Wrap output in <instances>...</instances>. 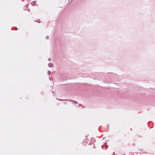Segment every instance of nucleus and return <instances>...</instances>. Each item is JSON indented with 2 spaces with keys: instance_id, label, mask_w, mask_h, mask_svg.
<instances>
[{
  "instance_id": "obj_1",
  "label": "nucleus",
  "mask_w": 155,
  "mask_h": 155,
  "mask_svg": "<svg viewBox=\"0 0 155 155\" xmlns=\"http://www.w3.org/2000/svg\"><path fill=\"white\" fill-rule=\"evenodd\" d=\"M48 66L50 68H52L53 67V64L51 63H50L48 64Z\"/></svg>"
},
{
  "instance_id": "obj_2",
  "label": "nucleus",
  "mask_w": 155,
  "mask_h": 155,
  "mask_svg": "<svg viewBox=\"0 0 155 155\" xmlns=\"http://www.w3.org/2000/svg\"><path fill=\"white\" fill-rule=\"evenodd\" d=\"M51 71H48V74L49 75H50V74H51Z\"/></svg>"
},
{
  "instance_id": "obj_3",
  "label": "nucleus",
  "mask_w": 155,
  "mask_h": 155,
  "mask_svg": "<svg viewBox=\"0 0 155 155\" xmlns=\"http://www.w3.org/2000/svg\"><path fill=\"white\" fill-rule=\"evenodd\" d=\"M36 21L37 22H38V23H40V21L39 19H38V20H37Z\"/></svg>"
},
{
  "instance_id": "obj_4",
  "label": "nucleus",
  "mask_w": 155,
  "mask_h": 155,
  "mask_svg": "<svg viewBox=\"0 0 155 155\" xmlns=\"http://www.w3.org/2000/svg\"><path fill=\"white\" fill-rule=\"evenodd\" d=\"M48 61H51V58H49L48 59Z\"/></svg>"
},
{
  "instance_id": "obj_5",
  "label": "nucleus",
  "mask_w": 155,
  "mask_h": 155,
  "mask_svg": "<svg viewBox=\"0 0 155 155\" xmlns=\"http://www.w3.org/2000/svg\"><path fill=\"white\" fill-rule=\"evenodd\" d=\"M34 3L33 2H32L31 3V5H33V6H34L35 5H34Z\"/></svg>"
},
{
  "instance_id": "obj_6",
  "label": "nucleus",
  "mask_w": 155,
  "mask_h": 155,
  "mask_svg": "<svg viewBox=\"0 0 155 155\" xmlns=\"http://www.w3.org/2000/svg\"><path fill=\"white\" fill-rule=\"evenodd\" d=\"M46 39H48V36H47L46 37Z\"/></svg>"
},
{
  "instance_id": "obj_7",
  "label": "nucleus",
  "mask_w": 155,
  "mask_h": 155,
  "mask_svg": "<svg viewBox=\"0 0 155 155\" xmlns=\"http://www.w3.org/2000/svg\"><path fill=\"white\" fill-rule=\"evenodd\" d=\"M60 100V101H64V100L63 99H60V100Z\"/></svg>"
},
{
  "instance_id": "obj_8",
  "label": "nucleus",
  "mask_w": 155,
  "mask_h": 155,
  "mask_svg": "<svg viewBox=\"0 0 155 155\" xmlns=\"http://www.w3.org/2000/svg\"><path fill=\"white\" fill-rule=\"evenodd\" d=\"M113 154H114H114H115V153H114H114H113Z\"/></svg>"
},
{
  "instance_id": "obj_9",
  "label": "nucleus",
  "mask_w": 155,
  "mask_h": 155,
  "mask_svg": "<svg viewBox=\"0 0 155 155\" xmlns=\"http://www.w3.org/2000/svg\"><path fill=\"white\" fill-rule=\"evenodd\" d=\"M49 79L50 80H51V78L50 77H49Z\"/></svg>"
},
{
  "instance_id": "obj_10",
  "label": "nucleus",
  "mask_w": 155,
  "mask_h": 155,
  "mask_svg": "<svg viewBox=\"0 0 155 155\" xmlns=\"http://www.w3.org/2000/svg\"><path fill=\"white\" fill-rule=\"evenodd\" d=\"M75 103H77V102H76V101H75Z\"/></svg>"
},
{
  "instance_id": "obj_11",
  "label": "nucleus",
  "mask_w": 155,
  "mask_h": 155,
  "mask_svg": "<svg viewBox=\"0 0 155 155\" xmlns=\"http://www.w3.org/2000/svg\"><path fill=\"white\" fill-rule=\"evenodd\" d=\"M64 103L65 104H67V103L66 102H64Z\"/></svg>"
},
{
  "instance_id": "obj_12",
  "label": "nucleus",
  "mask_w": 155,
  "mask_h": 155,
  "mask_svg": "<svg viewBox=\"0 0 155 155\" xmlns=\"http://www.w3.org/2000/svg\"><path fill=\"white\" fill-rule=\"evenodd\" d=\"M102 148H103V146H102Z\"/></svg>"
},
{
  "instance_id": "obj_13",
  "label": "nucleus",
  "mask_w": 155,
  "mask_h": 155,
  "mask_svg": "<svg viewBox=\"0 0 155 155\" xmlns=\"http://www.w3.org/2000/svg\"><path fill=\"white\" fill-rule=\"evenodd\" d=\"M123 155H125V154H124Z\"/></svg>"
}]
</instances>
